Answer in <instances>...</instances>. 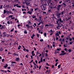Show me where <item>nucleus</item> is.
Wrapping results in <instances>:
<instances>
[{
    "mask_svg": "<svg viewBox=\"0 0 74 74\" xmlns=\"http://www.w3.org/2000/svg\"><path fill=\"white\" fill-rule=\"evenodd\" d=\"M57 21H60L61 23H62V22H63V23H65L66 21H65V20H64V19H63V20L62 21V19L61 18H60L58 19H57Z\"/></svg>",
    "mask_w": 74,
    "mask_h": 74,
    "instance_id": "1",
    "label": "nucleus"
},
{
    "mask_svg": "<svg viewBox=\"0 0 74 74\" xmlns=\"http://www.w3.org/2000/svg\"><path fill=\"white\" fill-rule=\"evenodd\" d=\"M32 1V0H25V3L27 5H29L30 4V1Z\"/></svg>",
    "mask_w": 74,
    "mask_h": 74,
    "instance_id": "2",
    "label": "nucleus"
},
{
    "mask_svg": "<svg viewBox=\"0 0 74 74\" xmlns=\"http://www.w3.org/2000/svg\"><path fill=\"white\" fill-rule=\"evenodd\" d=\"M61 53H61L59 55V56H62V55L63 56L65 54H66V53H64V51H62Z\"/></svg>",
    "mask_w": 74,
    "mask_h": 74,
    "instance_id": "3",
    "label": "nucleus"
},
{
    "mask_svg": "<svg viewBox=\"0 0 74 74\" xmlns=\"http://www.w3.org/2000/svg\"><path fill=\"white\" fill-rule=\"evenodd\" d=\"M62 5H58V6L57 7V9L58 11H60V8H61V6H62Z\"/></svg>",
    "mask_w": 74,
    "mask_h": 74,
    "instance_id": "4",
    "label": "nucleus"
},
{
    "mask_svg": "<svg viewBox=\"0 0 74 74\" xmlns=\"http://www.w3.org/2000/svg\"><path fill=\"white\" fill-rule=\"evenodd\" d=\"M60 15H61V13H59L58 12L56 14L57 17H58V18H60Z\"/></svg>",
    "mask_w": 74,
    "mask_h": 74,
    "instance_id": "5",
    "label": "nucleus"
},
{
    "mask_svg": "<svg viewBox=\"0 0 74 74\" xmlns=\"http://www.w3.org/2000/svg\"><path fill=\"white\" fill-rule=\"evenodd\" d=\"M0 29H4L5 28V27L2 25H1L0 24Z\"/></svg>",
    "mask_w": 74,
    "mask_h": 74,
    "instance_id": "6",
    "label": "nucleus"
},
{
    "mask_svg": "<svg viewBox=\"0 0 74 74\" xmlns=\"http://www.w3.org/2000/svg\"><path fill=\"white\" fill-rule=\"evenodd\" d=\"M19 60H21L19 57L17 58H16V62H19Z\"/></svg>",
    "mask_w": 74,
    "mask_h": 74,
    "instance_id": "7",
    "label": "nucleus"
},
{
    "mask_svg": "<svg viewBox=\"0 0 74 74\" xmlns=\"http://www.w3.org/2000/svg\"><path fill=\"white\" fill-rule=\"evenodd\" d=\"M28 24L29 25H32V23L30 22V21H28Z\"/></svg>",
    "mask_w": 74,
    "mask_h": 74,
    "instance_id": "8",
    "label": "nucleus"
},
{
    "mask_svg": "<svg viewBox=\"0 0 74 74\" xmlns=\"http://www.w3.org/2000/svg\"><path fill=\"white\" fill-rule=\"evenodd\" d=\"M21 46L19 45L18 47V49H21Z\"/></svg>",
    "mask_w": 74,
    "mask_h": 74,
    "instance_id": "9",
    "label": "nucleus"
},
{
    "mask_svg": "<svg viewBox=\"0 0 74 74\" xmlns=\"http://www.w3.org/2000/svg\"><path fill=\"white\" fill-rule=\"evenodd\" d=\"M24 33L25 34H27V31H26V30H25L24 31Z\"/></svg>",
    "mask_w": 74,
    "mask_h": 74,
    "instance_id": "10",
    "label": "nucleus"
},
{
    "mask_svg": "<svg viewBox=\"0 0 74 74\" xmlns=\"http://www.w3.org/2000/svg\"><path fill=\"white\" fill-rule=\"evenodd\" d=\"M3 50H4L3 48V47H1L0 49V52H1V51H3Z\"/></svg>",
    "mask_w": 74,
    "mask_h": 74,
    "instance_id": "11",
    "label": "nucleus"
},
{
    "mask_svg": "<svg viewBox=\"0 0 74 74\" xmlns=\"http://www.w3.org/2000/svg\"><path fill=\"white\" fill-rule=\"evenodd\" d=\"M61 15H63V14H64V11H62L61 12Z\"/></svg>",
    "mask_w": 74,
    "mask_h": 74,
    "instance_id": "12",
    "label": "nucleus"
},
{
    "mask_svg": "<svg viewBox=\"0 0 74 74\" xmlns=\"http://www.w3.org/2000/svg\"><path fill=\"white\" fill-rule=\"evenodd\" d=\"M11 63H12L11 64H12V63L16 64V62H14V61H12V62H11Z\"/></svg>",
    "mask_w": 74,
    "mask_h": 74,
    "instance_id": "13",
    "label": "nucleus"
},
{
    "mask_svg": "<svg viewBox=\"0 0 74 74\" xmlns=\"http://www.w3.org/2000/svg\"><path fill=\"white\" fill-rule=\"evenodd\" d=\"M8 64H6L5 65V66H4V68H7V67H8Z\"/></svg>",
    "mask_w": 74,
    "mask_h": 74,
    "instance_id": "14",
    "label": "nucleus"
},
{
    "mask_svg": "<svg viewBox=\"0 0 74 74\" xmlns=\"http://www.w3.org/2000/svg\"><path fill=\"white\" fill-rule=\"evenodd\" d=\"M28 14L29 13V14H30V15H32V12H30V11H28Z\"/></svg>",
    "mask_w": 74,
    "mask_h": 74,
    "instance_id": "15",
    "label": "nucleus"
},
{
    "mask_svg": "<svg viewBox=\"0 0 74 74\" xmlns=\"http://www.w3.org/2000/svg\"><path fill=\"white\" fill-rule=\"evenodd\" d=\"M44 36L45 37H47V33H46V32H45L44 33Z\"/></svg>",
    "mask_w": 74,
    "mask_h": 74,
    "instance_id": "16",
    "label": "nucleus"
},
{
    "mask_svg": "<svg viewBox=\"0 0 74 74\" xmlns=\"http://www.w3.org/2000/svg\"><path fill=\"white\" fill-rule=\"evenodd\" d=\"M7 12V11L5 10H4L3 11V14H5Z\"/></svg>",
    "mask_w": 74,
    "mask_h": 74,
    "instance_id": "17",
    "label": "nucleus"
},
{
    "mask_svg": "<svg viewBox=\"0 0 74 74\" xmlns=\"http://www.w3.org/2000/svg\"><path fill=\"white\" fill-rule=\"evenodd\" d=\"M3 5H0V9L1 10V9H3Z\"/></svg>",
    "mask_w": 74,
    "mask_h": 74,
    "instance_id": "18",
    "label": "nucleus"
},
{
    "mask_svg": "<svg viewBox=\"0 0 74 74\" xmlns=\"http://www.w3.org/2000/svg\"><path fill=\"white\" fill-rule=\"evenodd\" d=\"M18 4H14V7H15V6H16V7H17V6H18Z\"/></svg>",
    "mask_w": 74,
    "mask_h": 74,
    "instance_id": "19",
    "label": "nucleus"
},
{
    "mask_svg": "<svg viewBox=\"0 0 74 74\" xmlns=\"http://www.w3.org/2000/svg\"><path fill=\"white\" fill-rule=\"evenodd\" d=\"M33 16H32V18H33V19H34L35 18H36V16L34 15H33Z\"/></svg>",
    "mask_w": 74,
    "mask_h": 74,
    "instance_id": "20",
    "label": "nucleus"
},
{
    "mask_svg": "<svg viewBox=\"0 0 74 74\" xmlns=\"http://www.w3.org/2000/svg\"><path fill=\"white\" fill-rule=\"evenodd\" d=\"M49 7L51 9H52V10H53V7H52V6L50 5L49 6Z\"/></svg>",
    "mask_w": 74,
    "mask_h": 74,
    "instance_id": "21",
    "label": "nucleus"
},
{
    "mask_svg": "<svg viewBox=\"0 0 74 74\" xmlns=\"http://www.w3.org/2000/svg\"><path fill=\"white\" fill-rule=\"evenodd\" d=\"M49 33H53V31H52V29H51L50 31H49Z\"/></svg>",
    "mask_w": 74,
    "mask_h": 74,
    "instance_id": "22",
    "label": "nucleus"
},
{
    "mask_svg": "<svg viewBox=\"0 0 74 74\" xmlns=\"http://www.w3.org/2000/svg\"><path fill=\"white\" fill-rule=\"evenodd\" d=\"M5 7L7 8H10V5H8L5 6Z\"/></svg>",
    "mask_w": 74,
    "mask_h": 74,
    "instance_id": "23",
    "label": "nucleus"
},
{
    "mask_svg": "<svg viewBox=\"0 0 74 74\" xmlns=\"http://www.w3.org/2000/svg\"><path fill=\"white\" fill-rule=\"evenodd\" d=\"M55 36H56V37H57V36H59V33H56L55 34Z\"/></svg>",
    "mask_w": 74,
    "mask_h": 74,
    "instance_id": "24",
    "label": "nucleus"
},
{
    "mask_svg": "<svg viewBox=\"0 0 74 74\" xmlns=\"http://www.w3.org/2000/svg\"><path fill=\"white\" fill-rule=\"evenodd\" d=\"M37 26V25H36V23H34V25H33V26H34V27H36V26Z\"/></svg>",
    "mask_w": 74,
    "mask_h": 74,
    "instance_id": "25",
    "label": "nucleus"
},
{
    "mask_svg": "<svg viewBox=\"0 0 74 74\" xmlns=\"http://www.w3.org/2000/svg\"><path fill=\"white\" fill-rule=\"evenodd\" d=\"M60 25H58L57 27V28L58 29H60Z\"/></svg>",
    "mask_w": 74,
    "mask_h": 74,
    "instance_id": "26",
    "label": "nucleus"
},
{
    "mask_svg": "<svg viewBox=\"0 0 74 74\" xmlns=\"http://www.w3.org/2000/svg\"><path fill=\"white\" fill-rule=\"evenodd\" d=\"M60 66H61V64H59L58 66V69H60Z\"/></svg>",
    "mask_w": 74,
    "mask_h": 74,
    "instance_id": "27",
    "label": "nucleus"
},
{
    "mask_svg": "<svg viewBox=\"0 0 74 74\" xmlns=\"http://www.w3.org/2000/svg\"><path fill=\"white\" fill-rule=\"evenodd\" d=\"M34 11H37V10H38V8H34Z\"/></svg>",
    "mask_w": 74,
    "mask_h": 74,
    "instance_id": "28",
    "label": "nucleus"
},
{
    "mask_svg": "<svg viewBox=\"0 0 74 74\" xmlns=\"http://www.w3.org/2000/svg\"><path fill=\"white\" fill-rule=\"evenodd\" d=\"M59 53V52H57L56 51H55V54H56L57 53Z\"/></svg>",
    "mask_w": 74,
    "mask_h": 74,
    "instance_id": "29",
    "label": "nucleus"
},
{
    "mask_svg": "<svg viewBox=\"0 0 74 74\" xmlns=\"http://www.w3.org/2000/svg\"><path fill=\"white\" fill-rule=\"evenodd\" d=\"M68 52L69 53H70V52H71V50L70 49H69L68 50Z\"/></svg>",
    "mask_w": 74,
    "mask_h": 74,
    "instance_id": "30",
    "label": "nucleus"
},
{
    "mask_svg": "<svg viewBox=\"0 0 74 74\" xmlns=\"http://www.w3.org/2000/svg\"><path fill=\"white\" fill-rule=\"evenodd\" d=\"M56 24H58V25H59V21H58V20L57 21H56Z\"/></svg>",
    "mask_w": 74,
    "mask_h": 74,
    "instance_id": "31",
    "label": "nucleus"
},
{
    "mask_svg": "<svg viewBox=\"0 0 74 74\" xmlns=\"http://www.w3.org/2000/svg\"><path fill=\"white\" fill-rule=\"evenodd\" d=\"M43 9H44V10L45 11V8H46V7H45L44 6V5L43 6Z\"/></svg>",
    "mask_w": 74,
    "mask_h": 74,
    "instance_id": "32",
    "label": "nucleus"
},
{
    "mask_svg": "<svg viewBox=\"0 0 74 74\" xmlns=\"http://www.w3.org/2000/svg\"><path fill=\"white\" fill-rule=\"evenodd\" d=\"M16 7H17V8H21V6L19 5H18V6H16Z\"/></svg>",
    "mask_w": 74,
    "mask_h": 74,
    "instance_id": "33",
    "label": "nucleus"
},
{
    "mask_svg": "<svg viewBox=\"0 0 74 74\" xmlns=\"http://www.w3.org/2000/svg\"><path fill=\"white\" fill-rule=\"evenodd\" d=\"M6 36H7V34H4V35L3 36V37L4 38L5 37H6Z\"/></svg>",
    "mask_w": 74,
    "mask_h": 74,
    "instance_id": "34",
    "label": "nucleus"
},
{
    "mask_svg": "<svg viewBox=\"0 0 74 74\" xmlns=\"http://www.w3.org/2000/svg\"><path fill=\"white\" fill-rule=\"evenodd\" d=\"M14 30V28H13L10 30V32H13Z\"/></svg>",
    "mask_w": 74,
    "mask_h": 74,
    "instance_id": "35",
    "label": "nucleus"
},
{
    "mask_svg": "<svg viewBox=\"0 0 74 74\" xmlns=\"http://www.w3.org/2000/svg\"><path fill=\"white\" fill-rule=\"evenodd\" d=\"M73 42H72V41H71V42H69V44H70L71 45V44H72L73 43Z\"/></svg>",
    "mask_w": 74,
    "mask_h": 74,
    "instance_id": "36",
    "label": "nucleus"
},
{
    "mask_svg": "<svg viewBox=\"0 0 74 74\" xmlns=\"http://www.w3.org/2000/svg\"><path fill=\"white\" fill-rule=\"evenodd\" d=\"M46 65H47V66H51V65H49L48 64V62L46 63Z\"/></svg>",
    "mask_w": 74,
    "mask_h": 74,
    "instance_id": "37",
    "label": "nucleus"
},
{
    "mask_svg": "<svg viewBox=\"0 0 74 74\" xmlns=\"http://www.w3.org/2000/svg\"><path fill=\"white\" fill-rule=\"evenodd\" d=\"M33 10H34V9H33V8H31V9H30V11H31V12H33Z\"/></svg>",
    "mask_w": 74,
    "mask_h": 74,
    "instance_id": "38",
    "label": "nucleus"
},
{
    "mask_svg": "<svg viewBox=\"0 0 74 74\" xmlns=\"http://www.w3.org/2000/svg\"><path fill=\"white\" fill-rule=\"evenodd\" d=\"M66 0V2H67V3H69H69H70V0Z\"/></svg>",
    "mask_w": 74,
    "mask_h": 74,
    "instance_id": "39",
    "label": "nucleus"
},
{
    "mask_svg": "<svg viewBox=\"0 0 74 74\" xmlns=\"http://www.w3.org/2000/svg\"><path fill=\"white\" fill-rule=\"evenodd\" d=\"M48 12H51V9H50L48 11Z\"/></svg>",
    "mask_w": 74,
    "mask_h": 74,
    "instance_id": "40",
    "label": "nucleus"
},
{
    "mask_svg": "<svg viewBox=\"0 0 74 74\" xmlns=\"http://www.w3.org/2000/svg\"><path fill=\"white\" fill-rule=\"evenodd\" d=\"M0 71H2V72H3V73H4L5 70H1Z\"/></svg>",
    "mask_w": 74,
    "mask_h": 74,
    "instance_id": "41",
    "label": "nucleus"
},
{
    "mask_svg": "<svg viewBox=\"0 0 74 74\" xmlns=\"http://www.w3.org/2000/svg\"><path fill=\"white\" fill-rule=\"evenodd\" d=\"M33 62V60H32L30 62H29V63L30 64V63H32V62Z\"/></svg>",
    "mask_w": 74,
    "mask_h": 74,
    "instance_id": "42",
    "label": "nucleus"
},
{
    "mask_svg": "<svg viewBox=\"0 0 74 74\" xmlns=\"http://www.w3.org/2000/svg\"><path fill=\"white\" fill-rule=\"evenodd\" d=\"M12 16H13L12 15H10L9 16V18H12Z\"/></svg>",
    "mask_w": 74,
    "mask_h": 74,
    "instance_id": "43",
    "label": "nucleus"
},
{
    "mask_svg": "<svg viewBox=\"0 0 74 74\" xmlns=\"http://www.w3.org/2000/svg\"><path fill=\"white\" fill-rule=\"evenodd\" d=\"M7 23L8 24V25H10V21H8Z\"/></svg>",
    "mask_w": 74,
    "mask_h": 74,
    "instance_id": "44",
    "label": "nucleus"
},
{
    "mask_svg": "<svg viewBox=\"0 0 74 74\" xmlns=\"http://www.w3.org/2000/svg\"><path fill=\"white\" fill-rule=\"evenodd\" d=\"M29 25H28V24H27L25 25L26 27H27H27H28L29 26Z\"/></svg>",
    "mask_w": 74,
    "mask_h": 74,
    "instance_id": "45",
    "label": "nucleus"
},
{
    "mask_svg": "<svg viewBox=\"0 0 74 74\" xmlns=\"http://www.w3.org/2000/svg\"><path fill=\"white\" fill-rule=\"evenodd\" d=\"M43 27H44V26L42 25V26L40 27L41 28V29L42 30L43 29Z\"/></svg>",
    "mask_w": 74,
    "mask_h": 74,
    "instance_id": "46",
    "label": "nucleus"
},
{
    "mask_svg": "<svg viewBox=\"0 0 74 74\" xmlns=\"http://www.w3.org/2000/svg\"><path fill=\"white\" fill-rule=\"evenodd\" d=\"M11 69V67L10 66H9L7 67V69H8V70H10Z\"/></svg>",
    "mask_w": 74,
    "mask_h": 74,
    "instance_id": "47",
    "label": "nucleus"
},
{
    "mask_svg": "<svg viewBox=\"0 0 74 74\" xmlns=\"http://www.w3.org/2000/svg\"><path fill=\"white\" fill-rule=\"evenodd\" d=\"M65 21H69L68 19V18H66V19H65Z\"/></svg>",
    "mask_w": 74,
    "mask_h": 74,
    "instance_id": "48",
    "label": "nucleus"
},
{
    "mask_svg": "<svg viewBox=\"0 0 74 74\" xmlns=\"http://www.w3.org/2000/svg\"><path fill=\"white\" fill-rule=\"evenodd\" d=\"M34 50H33L31 54H33V53H34Z\"/></svg>",
    "mask_w": 74,
    "mask_h": 74,
    "instance_id": "49",
    "label": "nucleus"
},
{
    "mask_svg": "<svg viewBox=\"0 0 74 74\" xmlns=\"http://www.w3.org/2000/svg\"><path fill=\"white\" fill-rule=\"evenodd\" d=\"M58 62L56 63L55 66H57V65H58Z\"/></svg>",
    "mask_w": 74,
    "mask_h": 74,
    "instance_id": "50",
    "label": "nucleus"
},
{
    "mask_svg": "<svg viewBox=\"0 0 74 74\" xmlns=\"http://www.w3.org/2000/svg\"><path fill=\"white\" fill-rule=\"evenodd\" d=\"M45 68L46 69H49V67H47L46 66H45Z\"/></svg>",
    "mask_w": 74,
    "mask_h": 74,
    "instance_id": "51",
    "label": "nucleus"
},
{
    "mask_svg": "<svg viewBox=\"0 0 74 74\" xmlns=\"http://www.w3.org/2000/svg\"><path fill=\"white\" fill-rule=\"evenodd\" d=\"M64 48H66L67 46L66 45V44L64 45Z\"/></svg>",
    "mask_w": 74,
    "mask_h": 74,
    "instance_id": "52",
    "label": "nucleus"
},
{
    "mask_svg": "<svg viewBox=\"0 0 74 74\" xmlns=\"http://www.w3.org/2000/svg\"><path fill=\"white\" fill-rule=\"evenodd\" d=\"M63 1H60V2L59 3V4H61V3H62Z\"/></svg>",
    "mask_w": 74,
    "mask_h": 74,
    "instance_id": "53",
    "label": "nucleus"
},
{
    "mask_svg": "<svg viewBox=\"0 0 74 74\" xmlns=\"http://www.w3.org/2000/svg\"><path fill=\"white\" fill-rule=\"evenodd\" d=\"M45 55H46V57H47V56H48V53H45Z\"/></svg>",
    "mask_w": 74,
    "mask_h": 74,
    "instance_id": "54",
    "label": "nucleus"
},
{
    "mask_svg": "<svg viewBox=\"0 0 74 74\" xmlns=\"http://www.w3.org/2000/svg\"><path fill=\"white\" fill-rule=\"evenodd\" d=\"M40 41H41V42H42L44 40H43V39H40Z\"/></svg>",
    "mask_w": 74,
    "mask_h": 74,
    "instance_id": "55",
    "label": "nucleus"
},
{
    "mask_svg": "<svg viewBox=\"0 0 74 74\" xmlns=\"http://www.w3.org/2000/svg\"><path fill=\"white\" fill-rule=\"evenodd\" d=\"M69 41H72V38H70L69 39Z\"/></svg>",
    "mask_w": 74,
    "mask_h": 74,
    "instance_id": "56",
    "label": "nucleus"
},
{
    "mask_svg": "<svg viewBox=\"0 0 74 74\" xmlns=\"http://www.w3.org/2000/svg\"><path fill=\"white\" fill-rule=\"evenodd\" d=\"M32 54V56H35V55H36V54L35 53H34L33 54Z\"/></svg>",
    "mask_w": 74,
    "mask_h": 74,
    "instance_id": "57",
    "label": "nucleus"
},
{
    "mask_svg": "<svg viewBox=\"0 0 74 74\" xmlns=\"http://www.w3.org/2000/svg\"><path fill=\"white\" fill-rule=\"evenodd\" d=\"M49 25H48V24H47L45 25V27H47H47H49Z\"/></svg>",
    "mask_w": 74,
    "mask_h": 74,
    "instance_id": "58",
    "label": "nucleus"
},
{
    "mask_svg": "<svg viewBox=\"0 0 74 74\" xmlns=\"http://www.w3.org/2000/svg\"><path fill=\"white\" fill-rule=\"evenodd\" d=\"M41 66L40 65L39 66V69H41Z\"/></svg>",
    "mask_w": 74,
    "mask_h": 74,
    "instance_id": "59",
    "label": "nucleus"
},
{
    "mask_svg": "<svg viewBox=\"0 0 74 74\" xmlns=\"http://www.w3.org/2000/svg\"><path fill=\"white\" fill-rule=\"evenodd\" d=\"M2 18H4V17H5V15H4L2 14Z\"/></svg>",
    "mask_w": 74,
    "mask_h": 74,
    "instance_id": "60",
    "label": "nucleus"
},
{
    "mask_svg": "<svg viewBox=\"0 0 74 74\" xmlns=\"http://www.w3.org/2000/svg\"><path fill=\"white\" fill-rule=\"evenodd\" d=\"M57 51H61V49H58V48H57Z\"/></svg>",
    "mask_w": 74,
    "mask_h": 74,
    "instance_id": "61",
    "label": "nucleus"
},
{
    "mask_svg": "<svg viewBox=\"0 0 74 74\" xmlns=\"http://www.w3.org/2000/svg\"><path fill=\"white\" fill-rule=\"evenodd\" d=\"M4 58H3L2 60V62H4Z\"/></svg>",
    "mask_w": 74,
    "mask_h": 74,
    "instance_id": "62",
    "label": "nucleus"
},
{
    "mask_svg": "<svg viewBox=\"0 0 74 74\" xmlns=\"http://www.w3.org/2000/svg\"><path fill=\"white\" fill-rule=\"evenodd\" d=\"M30 27L32 29H34V28H33V26H31Z\"/></svg>",
    "mask_w": 74,
    "mask_h": 74,
    "instance_id": "63",
    "label": "nucleus"
},
{
    "mask_svg": "<svg viewBox=\"0 0 74 74\" xmlns=\"http://www.w3.org/2000/svg\"><path fill=\"white\" fill-rule=\"evenodd\" d=\"M72 38L73 39V42H74V37H72Z\"/></svg>",
    "mask_w": 74,
    "mask_h": 74,
    "instance_id": "64",
    "label": "nucleus"
}]
</instances>
